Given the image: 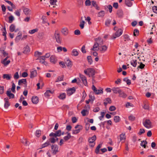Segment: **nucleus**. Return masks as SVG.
Instances as JSON below:
<instances>
[{
  "label": "nucleus",
  "instance_id": "f257e3e1",
  "mask_svg": "<svg viewBox=\"0 0 157 157\" xmlns=\"http://www.w3.org/2000/svg\"><path fill=\"white\" fill-rule=\"evenodd\" d=\"M101 40L102 44V40H101V39L100 38H97L96 39V41L97 42H95L93 47V48L91 49V50H93V51H98V50L99 49V44L97 42H99V40Z\"/></svg>",
  "mask_w": 157,
  "mask_h": 157
},
{
  "label": "nucleus",
  "instance_id": "f03ea898",
  "mask_svg": "<svg viewBox=\"0 0 157 157\" xmlns=\"http://www.w3.org/2000/svg\"><path fill=\"white\" fill-rule=\"evenodd\" d=\"M95 70L92 68H88L84 70V72L85 74L89 75V76H92L95 74Z\"/></svg>",
  "mask_w": 157,
  "mask_h": 157
},
{
  "label": "nucleus",
  "instance_id": "7ed1b4c3",
  "mask_svg": "<svg viewBox=\"0 0 157 157\" xmlns=\"http://www.w3.org/2000/svg\"><path fill=\"white\" fill-rule=\"evenodd\" d=\"M144 126L147 128H150L152 127V123L149 119H146L143 122Z\"/></svg>",
  "mask_w": 157,
  "mask_h": 157
},
{
  "label": "nucleus",
  "instance_id": "20e7f679",
  "mask_svg": "<svg viewBox=\"0 0 157 157\" xmlns=\"http://www.w3.org/2000/svg\"><path fill=\"white\" fill-rule=\"evenodd\" d=\"M123 31L121 29H119L112 36V39H115L119 37L122 33Z\"/></svg>",
  "mask_w": 157,
  "mask_h": 157
},
{
  "label": "nucleus",
  "instance_id": "39448f33",
  "mask_svg": "<svg viewBox=\"0 0 157 157\" xmlns=\"http://www.w3.org/2000/svg\"><path fill=\"white\" fill-rule=\"evenodd\" d=\"M92 89L96 94H102L103 93V89L100 88V89H97L94 85H93L92 87Z\"/></svg>",
  "mask_w": 157,
  "mask_h": 157
},
{
  "label": "nucleus",
  "instance_id": "423d86ee",
  "mask_svg": "<svg viewBox=\"0 0 157 157\" xmlns=\"http://www.w3.org/2000/svg\"><path fill=\"white\" fill-rule=\"evenodd\" d=\"M54 36L56 39V42L58 43H61V39L60 37L59 34L57 31H56L54 33Z\"/></svg>",
  "mask_w": 157,
  "mask_h": 157
},
{
  "label": "nucleus",
  "instance_id": "0eeeda50",
  "mask_svg": "<svg viewBox=\"0 0 157 157\" xmlns=\"http://www.w3.org/2000/svg\"><path fill=\"white\" fill-rule=\"evenodd\" d=\"M8 58V57L7 56L5 59L2 60L1 61V63L5 66H7L10 62V60L7 59Z\"/></svg>",
  "mask_w": 157,
  "mask_h": 157
},
{
  "label": "nucleus",
  "instance_id": "6e6552de",
  "mask_svg": "<svg viewBox=\"0 0 157 157\" xmlns=\"http://www.w3.org/2000/svg\"><path fill=\"white\" fill-rule=\"evenodd\" d=\"M79 76L80 79H81L83 83L84 84L85 86H87V83L86 80V76L81 74H80Z\"/></svg>",
  "mask_w": 157,
  "mask_h": 157
},
{
  "label": "nucleus",
  "instance_id": "1a4fd4ad",
  "mask_svg": "<svg viewBox=\"0 0 157 157\" xmlns=\"http://www.w3.org/2000/svg\"><path fill=\"white\" fill-rule=\"evenodd\" d=\"M108 48V47L105 45L100 46L99 47V51L101 53H103L106 51Z\"/></svg>",
  "mask_w": 157,
  "mask_h": 157
},
{
  "label": "nucleus",
  "instance_id": "9d476101",
  "mask_svg": "<svg viewBox=\"0 0 157 157\" xmlns=\"http://www.w3.org/2000/svg\"><path fill=\"white\" fill-rule=\"evenodd\" d=\"M52 153L55 155L58 152V146L57 145H52L51 147Z\"/></svg>",
  "mask_w": 157,
  "mask_h": 157
},
{
  "label": "nucleus",
  "instance_id": "9b49d317",
  "mask_svg": "<svg viewBox=\"0 0 157 157\" xmlns=\"http://www.w3.org/2000/svg\"><path fill=\"white\" fill-rule=\"evenodd\" d=\"M19 30V29L18 28L16 29L15 25L13 24H11L10 26V30L11 32L14 31L15 32H17Z\"/></svg>",
  "mask_w": 157,
  "mask_h": 157
},
{
  "label": "nucleus",
  "instance_id": "f8f14e48",
  "mask_svg": "<svg viewBox=\"0 0 157 157\" xmlns=\"http://www.w3.org/2000/svg\"><path fill=\"white\" fill-rule=\"evenodd\" d=\"M75 91V88L74 87H73L67 90V94L68 96H70L74 93Z\"/></svg>",
  "mask_w": 157,
  "mask_h": 157
},
{
  "label": "nucleus",
  "instance_id": "ddd939ff",
  "mask_svg": "<svg viewBox=\"0 0 157 157\" xmlns=\"http://www.w3.org/2000/svg\"><path fill=\"white\" fill-rule=\"evenodd\" d=\"M56 57L54 56H52L50 57V61L53 64H55L57 62Z\"/></svg>",
  "mask_w": 157,
  "mask_h": 157
},
{
  "label": "nucleus",
  "instance_id": "4468645a",
  "mask_svg": "<svg viewBox=\"0 0 157 157\" xmlns=\"http://www.w3.org/2000/svg\"><path fill=\"white\" fill-rule=\"evenodd\" d=\"M62 33L64 36H67L68 34V29L66 28H63L62 29Z\"/></svg>",
  "mask_w": 157,
  "mask_h": 157
},
{
  "label": "nucleus",
  "instance_id": "2eb2a0df",
  "mask_svg": "<svg viewBox=\"0 0 157 157\" xmlns=\"http://www.w3.org/2000/svg\"><path fill=\"white\" fill-rule=\"evenodd\" d=\"M120 141L122 142H124L126 139L125 134L124 133H122L120 135Z\"/></svg>",
  "mask_w": 157,
  "mask_h": 157
},
{
  "label": "nucleus",
  "instance_id": "dca6fc26",
  "mask_svg": "<svg viewBox=\"0 0 157 157\" xmlns=\"http://www.w3.org/2000/svg\"><path fill=\"white\" fill-rule=\"evenodd\" d=\"M23 12L26 15H30L31 13V10L27 8H25L23 9Z\"/></svg>",
  "mask_w": 157,
  "mask_h": 157
},
{
  "label": "nucleus",
  "instance_id": "f3484780",
  "mask_svg": "<svg viewBox=\"0 0 157 157\" xmlns=\"http://www.w3.org/2000/svg\"><path fill=\"white\" fill-rule=\"evenodd\" d=\"M30 78H33L36 76L37 72L36 70L33 69L30 72Z\"/></svg>",
  "mask_w": 157,
  "mask_h": 157
},
{
  "label": "nucleus",
  "instance_id": "a211bd4d",
  "mask_svg": "<svg viewBox=\"0 0 157 157\" xmlns=\"http://www.w3.org/2000/svg\"><path fill=\"white\" fill-rule=\"evenodd\" d=\"M2 77L4 79H6L7 80H10L12 76L11 74H3Z\"/></svg>",
  "mask_w": 157,
  "mask_h": 157
},
{
  "label": "nucleus",
  "instance_id": "6ab92c4d",
  "mask_svg": "<svg viewBox=\"0 0 157 157\" xmlns=\"http://www.w3.org/2000/svg\"><path fill=\"white\" fill-rule=\"evenodd\" d=\"M119 97H121L124 98H125L127 96V94L121 90L119 93Z\"/></svg>",
  "mask_w": 157,
  "mask_h": 157
},
{
  "label": "nucleus",
  "instance_id": "aec40b11",
  "mask_svg": "<svg viewBox=\"0 0 157 157\" xmlns=\"http://www.w3.org/2000/svg\"><path fill=\"white\" fill-rule=\"evenodd\" d=\"M112 90L113 93L115 94H117V93L119 94L121 90L118 87H113L112 89Z\"/></svg>",
  "mask_w": 157,
  "mask_h": 157
},
{
  "label": "nucleus",
  "instance_id": "412c9836",
  "mask_svg": "<svg viewBox=\"0 0 157 157\" xmlns=\"http://www.w3.org/2000/svg\"><path fill=\"white\" fill-rule=\"evenodd\" d=\"M32 101L33 103L36 104L38 102V98L37 96L33 97L32 98Z\"/></svg>",
  "mask_w": 157,
  "mask_h": 157
},
{
  "label": "nucleus",
  "instance_id": "4be33fe9",
  "mask_svg": "<svg viewBox=\"0 0 157 157\" xmlns=\"http://www.w3.org/2000/svg\"><path fill=\"white\" fill-rule=\"evenodd\" d=\"M78 55V52L76 49H74L72 50L71 52V55L72 56H77Z\"/></svg>",
  "mask_w": 157,
  "mask_h": 157
},
{
  "label": "nucleus",
  "instance_id": "5701e85b",
  "mask_svg": "<svg viewBox=\"0 0 157 157\" xmlns=\"http://www.w3.org/2000/svg\"><path fill=\"white\" fill-rule=\"evenodd\" d=\"M30 52V49L29 47L27 45L24 48L23 52L25 54H27Z\"/></svg>",
  "mask_w": 157,
  "mask_h": 157
},
{
  "label": "nucleus",
  "instance_id": "b1692460",
  "mask_svg": "<svg viewBox=\"0 0 157 157\" xmlns=\"http://www.w3.org/2000/svg\"><path fill=\"white\" fill-rule=\"evenodd\" d=\"M104 104L105 106H106L108 104H110L112 101L111 99L109 98H107L104 100Z\"/></svg>",
  "mask_w": 157,
  "mask_h": 157
},
{
  "label": "nucleus",
  "instance_id": "393cba45",
  "mask_svg": "<svg viewBox=\"0 0 157 157\" xmlns=\"http://www.w3.org/2000/svg\"><path fill=\"white\" fill-rule=\"evenodd\" d=\"M8 98H6L4 99V100L5 102L4 104V107L6 109L10 105V104L8 101Z\"/></svg>",
  "mask_w": 157,
  "mask_h": 157
},
{
  "label": "nucleus",
  "instance_id": "a878e982",
  "mask_svg": "<svg viewBox=\"0 0 157 157\" xmlns=\"http://www.w3.org/2000/svg\"><path fill=\"white\" fill-rule=\"evenodd\" d=\"M53 91H51L50 90H47L44 93V96L45 97H49L50 95V94H53Z\"/></svg>",
  "mask_w": 157,
  "mask_h": 157
},
{
  "label": "nucleus",
  "instance_id": "bb28decb",
  "mask_svg": "<svg viewBox=\"0 0 157 157\" xmlns=\"http://www.w3.org/2000/svg\"><path fill=\"white\" fill-rule=\"evenodd\" d=\"M96 136L95 135H94L92 137L89 138V143L95 142V141L96 140Z\"/></svg>",
  "mask_w": 157,
  "mask_h": 157
},
{
  "label": "nucleus",
  "instance_id": "cd10ccee",
  "mask_svg": "<svg viewBox=\"0 0 157 157\" xmlns=\"http://www.w3.org/2000/svg\"><path fill=\"white\" fill-rule=\"evenodd\" d=\"M82 18H83L82 17H81V21H80V24L79 25V26L81 29H83V28L84 27V24L85 23V21H84L82 20Z\"/></svg>",
  "mask_w": 157,
  "mask_h": 157
},
{
  "label": "nucleus",
  "instance_id": "c85d7f7f",
  "mask_svg": "<svg viewBox=\"0 0 157 157\" xmlns=\"http://www.w3.org/2000/svg\"><path fill=\"white\" fill-rule=\"evenodd\" d=\"M21 142L26 146H29L30 144L29 142L26 139L24 138H23L21 140Z\"/></svg>",
  "mask_w": 157,
  "mask_h": 157
},
{
  "label": "nucleus",
  "instance_id": "c756f323",
  "mask_svg": "<svg viewBox=\"0 0 157 157\" xmlns=\"http://www.w3.org/2000/svg\"><path fill=\"white\" fill-rule=\"evenodd\" d=\"M137 60L136 59H133L131 61V64L134 67H136L137 65Z\"/></svg>",
  "mask_w": 157,
  "mask_h": 157
},
{
  "label": "nucleus",
  "instance_id": "7c9ffc66",
  "mask_svg": "<svg viewBox=\"0 0 157 157\" xmlns=\"http://www.w3.org/2000/svg\"><path fill=\"white\" fill-rule=\"evenodd\" d=\"M26 83V80L25 79H23L19 80L18 81V85H21L22 83L25 84Z\"/></svg>",
  "mask_w": 157,
  "mask_h": 157
},
{
  "label": "nucleus",
  "instance_id": "2f4dec72",
  "mask_svg": "<svg viewBox=\"0 0 157 157\" xmlns=\"http://www.w3.org/2000/svg\"><path fill=\"white\" fill-rule=\"evenodd\" d=\"M38 30L37 28H36L35 29L30 30L29 31V33L31 34H33L36 32H37Z\"/></svg>",
  "mask_w": 157,
  "mask_h": 157
},
{
  "label": "nucleus",
  "instance_id": "473e14b6",
  "mask_svg": "<svg viewBox=\"0 0 157 157\" xmlns=\"http://www.w3.org/2000/svg\"><path fill=\"white\" fill-rule=\"evenodd\" d=\"M6 94L7 95L9 96L10 98H14V95L13 94L11 93L10 91H7Z\"/></svg>",
  "mask_w": 157,
  "mask_h": 157
},
{
  "label": "nucleus",
  "instance_id": "72a5a7b5",
  "mask_svg": "<svg viewBox=\"0 0 157 157\" xmlns=\"http://www.w3.org/2000/svg\"><path fill=\"white\" fill-rule=\"evenodd\" d=\"M58 98L60 99L63 100L66 98V94L64 93H61L59 96Z\"/></svg>",
  "mask_w": 157,
  "mask_h": 157
},
{
  "label": "nucleus",
  "instance_id": "f704fd0d",
  "mask_svg": "<svg viewBox=\"0 0 157 157\" xmlns=\"http://www.w3.org/2000/svg\"><path fill=\"white\" fill-rule=\"evenodd\" d=\"M65 64L68 67H71L72 65L71 61L69 59H67L65 62Z\"/></svg>",
  "mask_w": 157,
  "mask_h": 157
},
{
  "label": "nucleus",
  "instance_id": "c9c22d12",
  "mask_svg": "<svg viewBox=\"0 0 157 157\" xmlns=\"http://www.w3.org/2000/svg\"><path fill=\"white\" fill-rule=\"evenodd\" d=\"M67 136L64 137V139L65 141H67L69 140L71 136L70 133L67 132Z\"/></svg>",
  "mask_w": 157,
  "mask_h": 157
},
{
  "label": "nucleus",
  "instance_id": "e433bc0d",
  "mask_svg": "<svg viewBox=\"0 0 157 157\" xmlns=\"http://www.w3.org/2000/svg\"><path fill=\"white\" fill-rule=\"evenodd\" d=\"M123 81L127 83V84L128 85H130L131 84V80L128 79L127 78H124L123 79Z\"/></svg>",
  "mask_w": 157,
  "mask_h": 157
},
{
  "label": "nucleus",
  "instance_id": "4c0bfd02",
  "mask_svg": "<svg viewBox=\"0 0 157 157\" xmlns=\"http://www.w3.org/2000/svg\"><path fill=\"white\" fill-rule=\"evenodd\" d=\"M147 142L146 140H143L141 142V143L140 144V145L143 147L144 148H146V144H147Z\"/></svg>",
  "mask_w": 157,
  "mask_h": 157
},
{
  "label": "nucleus",
  "instance_id": "58836bf2",
  "mask_svg": "<svg viewBox=\"0 0 157 157\" xmlns=\"http://www.w3.org/2000/svg\"><path fill=\"white\" fill-rule=\"evenodd\" d=\"M125 3L126 5L128 7H131L132 5V2L129 0H125Z\"/></svg>",
  "mask_w": 157,
  "mask_h": 157
},
{
  "label": "nucleus",
  "instance_id": "ea45409f",
  "mask_svg": "<svg viewBox=\"0 0 157 157\" xmlns=\"http://www.w3.org/2000/svg\"><path fill=\"white\" fill-rule=\"evenodd\" d=\"M63 75H62L61 76H58L56 79V82H58L59 81H63Z\"/></svg>",
  "mask_w": 157,
  "mask_h": 157
},
{
  "label": "nucleus",
  "instance_id": "a19ab883",
  "mask_svg": "<svg viewBox=\"0 0 157 157\" xmlns=\"http://www.w3.org/2000/svg\"><path fill=\"white\" fill-rule=\"evenodd\" d=\"M105 14V12L104 11L102 10L99 12L98 13V16L99 17H103Z\"/></svg>",
  "mask_w": 157,
  "mask_h": 157
},
{
  "label": "nucleus",
  "instance_id": "79ce46f5",
  "mask_svg": "<svg viewBox=\"0 0 157 157\" xmlns=\"http://www.w3.org/2000/svg\"><path fill=\"white\" fill-rule=\"evenodd\" d=\"M87 59L89 63L90 64H91L93 62V60L91 57L90 56H88L87 57Z\"/></svg>",
  "mask_w": 157,
  "mask_h": 157
},
{
  "label": "nucleus",
  "instance_id": "37998d69",
  "mask_svg": "<svg viewBox=\"0 0 157 157\" xmlns=\"http://www.w3.org/2000/svg\"><path fill=\"white\" fill-rule=\"evenodd\" d=\"M114 120L115 122H118L120 121V118L118 116H115L114 118Z\"/></svg>",
  "mask_w": 157,
  "mask_h": 157
},
{
  "label": "nucleus",
  "instance_id": "c03bdc74",
  "mask_svg": "<svg viewBox=\"0 0 157 157\" xmlns=\"http://www.w3.org/2000/svg\"><path fill=\"white\" fill-rule=\"evenodd\" d=\"M75 128L77 130H78L79 132L82 129V127L81 125H77L75 127Z\"/></svg>",
  "mask_w": 157,
  "mask_h": 157
},
{
  "label": "nucleus",
  "instance_id": "a18cd8bd",
  "mask_svg": "<svg viewBox=\"0 0 157 157\" xmlns=\"http://www.w3.org/2000/svg\"><path fill=\"white\" fill-rule=\"evenodd\" d=\"M111 21V20L107 19L105 21V25H106V26H109Z\"/></svg>",
  "mask_w": 157,
  "mask_h": 157
},
{
  "label": "nucleus",
  "instance_id": "49530a36",
  "mask_svg": "<svg viewBox=\"0 0 157 157\" xmlns=\"http://www.w3.org/2000/svg\"><path fill=\"white\" fill-rule=\"evenodd\" d=\"M55 139L54 138V137H52L50 139L51 140V142L52 143H54L56 141H58V138L57 137Z\"/></svg>",
  "mask_w": 157,
  "mask_h": 157
},
{
  "label": "nucleus",
  "instance_id": "de8ad7c7",
  "mask_svg": "<svg viewBox=\"0 0 157 157\" xmlns=\"http://www.w3.org/2000/svg\"><path fill=\"white\" fill-rule=\"evenodd\" d=\"M101 147V145L99 144L98 145V146L96 148V149L95 150V152L97 154H98L99 152V149Z\"/></svg>",
  "mask_w": 157,
  "mask_h": 157
},
{
  "label": "nucleus",
  "instance_id": "09e8293b",
  "mask_svg": "<svg viewBox=\"0 0 157 157\" xmlns=\"http://www.w3.org/2000/svg\"><path fill=\"white\" fill-rule=\"evenodd\" d=\"M145 132V130L144 129L140 128V131L138 133V134L141 135V134L144 133Z\"/></svg>",
  "mask_w": 157,
  "mask_h": 157
},
{
  "label": "nucleus",
  "instance_id": "8fccbe9b",
  "mask_svg": "<svg viewBox=\"0 0 157 157\" xmlns=\"http://www.w3.org/2000/svg\"><path fill=\"white\" fill-rule=\"evenodd\" d=\"M42 22L43 23H47V19L45 16H43L42 17Z\"/></svg>",
  "mask_w": 157,
  "mask_h": 157
},
{
  "label": "nucleus",
  "instance_id": "3c124183",
  "mask_svg": "<svg viewBox=\"0 0 157 157\" xmlns=\"http://www.w3.org/2000/svg\"><path fill=\"white\" fill-rule=\"evenodd\" d=\"M9 22L11 23L14 20V18L13 16H11L9 17Z\"/></svg>",
  "mask_w": 157,
  "mask_h": 157
},
{
  "label": "nucleus",
  "instance_id": "603ef678",
  "mask_svg": "<svg viewBox=\"0 0 157 157\" xmlns=\"http://www.w3.org/2000/svg\"><path fill=\"white\" fill-rule=\"evenodd\" d=\"M139 33V31L137 29H134V32H133L134 36H136L138 35Z\"/></svg>",
  "mask_w": 157,
  "mask_h": 157
},
{
  "label": "nucleus",
  "instance_id": "864d4df0",
  "mask_svg": "<svg viewBox=\"0 0 157 157\" xmlns=\"http://www.w3.org/2000/svg\"><path fill=\"white\" fill-rule=\"evenodd\" d=\"M56 137L60 136L61 135V130H58L56 132Z\"/></svg>",
  "mask_w": 157,
  "mask_h": 157
},
{
  "label": "nucleus",
  "instance_id": "5fc2aeb1",
  "mask_svg": "<svg viewBox=\"0 0 157 157\" xmlns=\"http://www.w3.org/2000/svg\"><path fill=\"white\" fill-rule=\"evenodd\" d=\"M87 113V110L85 109H83L81 112V113L83 116H85Z\"/></svg>",
  "mask_w": 157,
  "mask_h": 157
},
{
  "label": "nucleus",
  "instance_id": "6e6d98bb",
  "mask_svg": "<svg viewBox=\"0 0 157 157\" xmlns=\"http://www.w3.org/2000/svg\"><path fill=\"white\" fill-rule=\"evenodd\" d=\"M105 115V113L104 112H101V116L99 117V119L100 120H101L102 118L104 117Z\"/></svg>",
  "mask_w": 157,
  "mask_h": 157
},
{
  "label": "nucleus",
  "instance_id": "4d7b16f0",
  "mask_svg": "<svg viewBox=\"0 0 157 157\" xmlns=\"http://www.w3.org/2000/svg\"><path fill=\"white\" fill-rule=\"evenodd\" d=\"M91 2L90 0H86L85 2V4L86 6H90L91 5Z\"/></svg>",
  "mask_w": 157,
  "mask_h": 157
},
{
  "label": "nucleus",
  "instance_id": "13d9d810",
  "mask_svg": "<svg viewBox=\"0 0 157 157\" xmlns=\"http://www.w3.org/2000/svg\"><path fill=\"white\" fill-rule=\"evenodd\" d=\"M57 2V0H50V3L51 5H55Z\"/></svg>",
  "mask_w": 157,
  "mask_h": 157
},
{
  "label": "nucleus",
  "instance_id": "bf43d9fd",
  "mask_svg": "<svg viewBox=\"0 0 157 157\" xmlns=\"http://www.w3.org/2000/svg\"><path fill=\"white\" fill-rule=\"evenodd\" d=\"M40 130H36V136L37 137H39L40 135Z\"/></svg>",
  "mask_w": 157,
  "mask_h": 157
},
{
  "label": "nucleus",
  "instance_id": "052dcab7",
  "mask_svg": "<svg viewBox=\"0 0 157 157\" xmlns=\"http://www.w3.org/2000/svg\"><path fill=\"white\" fill-rule=\"evenodd\" d=\"M42 55V54L41 52H36L35 53V56L36 57H39Z\"/></svg>",
  "mask_w": 157,
  "mask_h": 157
},
{
  "label": "nucleus",
  "instance_id": "680f3d73",
  "mask_svg": "<svg viewBox=\"0 0 157 157\" xmlns=\"http://www.w3.org/2000/svg\"><path fill=\"white\" fill-rule=\"evenodd\" d=\"M59 64L62 68H64L66 67V66L65 64L63 62H60L59 63Z\"/></svg>",
  "mask_w": 157,
  "mask_h": 157
},
{
  "label": "nucleus",
  "instance_id": "e2e57ef3",
  "mask_svg": "<svg viewBox=\"0 0 157 157\" xmlns=\"http://www.w3.org/2000/svg\"><path fill=\"white\" fill-rule=\"evenodd\" d=\"M124 37L125 41L128 40L130 39L129 36L127 35H124Z\"/></svg>",
  "mask_w": 157,
  "mask_h": 157
},
{
  "label": "nucleus",
  "instance_id": "0e129e2a",
  "mask_svg": "<svg viewBox=\"0 0 157 157\" xmlns=\"http://www.w3.org/2000/svg\"><path fill=\"white\" fill-rule=\"evenodd\" d=\"M19 75L18 72L15 73L14 75V78L15 79H17L19 78Z\"/></svg>",
  "mask_w": 157,
  "mask_h": 157
},
{
  "label": "nucleus",
  "instance_id": "69168bd1",
  "mask_svg": "<svg viewBox=\"0 0 157 157\" xmlns=\"http://www.w3.org/2000/svg\"><path fill=\"white\" fill-rule=\"evenodd\" d=\"M21 11V10L20 9L18 10H17L15 12V14L18 16H20V12Z\"/></svg>",
  "mask_w": 157,
  "mask_h": 157
},
{
  "label": "nucleus",
  "instance_id": "338daca9",
  "mask_svg": "<svg viewBox=\"0 0 157 157\" xmlns=\"http://www.w3.org/2000/svg\"><path fill=\"white\" fill-rule=\"evenodd\" d=\"M107 7L108 8L109 12L111 13L112 11L113 7L112 6L109 5L107 6Z\"/></svg>",
  "mask_w": 157,
  "mask_h": 157
},
{
  "label": "nucleus",
  "instance_id": "774afa93",
  "mask_svg": "<svg viewBox=\"0 0 157 157\" xmlns=\"http://www.w3.org/2000/svg\"><path fill=\"white\" fill-rule=\"evenodd\" d=\"M152 10L155 13H157V6H154L152 7Z\"/></svg>",
  "mask_w": 157,
  "mask_h": 157
}]
</instances>
